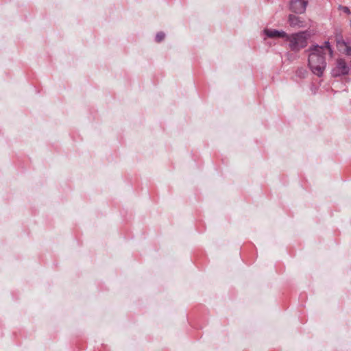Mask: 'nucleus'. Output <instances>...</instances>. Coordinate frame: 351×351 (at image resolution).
<instances>
[{"instance_id":"obj_1","label":"nucleus","mask_w":351,"mask_h":351,"mask_svg":"<svg viewBox=\"0 0 351 351\" xmlns=\"http://www.w3.org/2000/svg\"><path fill=\"white\" fill-rule=\"evenodd\" d=\"M309 51L308 66L315 75L321 77L326 66L324 57L326 51L332 53L329 42H325L322 46L313 45L310 47Z\"/></svg>"},{"instance_id":"obj_2","label":"nucleus","mask_w":351,"mask_h":351,"mask_svg":"<svg viewBox=\"0 0 351 351\" xmlns=\"http://www.w3.org/2000/svg\"><path fill=\"white\" fill-rule=\"evenodd\" d=\"M310 34L308 32H300L287 34L285 40L289 42V47L291 51L298 52L307 45V40Z\"/></svg>"},{"instance_id":"obj_3","label":"nucleus","mask_w":351,"mask_h":351,"mask_svg":"<svg viewBox=\"0 0 351 351\" xmlns=\"http://www.w3.org/2000/svg\"><path fill=\"white\" fill-rule=\"evenodd\" d=\"M350 72V67L346 63V60L339 58L336 60L335 66L331 71V75L335 77H340L342 75H346Z\"/></svg>"},{"instance_id":"obj_4","label":"nucleus","mask_w":351,"mask_h":351,"mask_svg":"<svg viewBox=\"0 0 351 351\" xmlns=\"http://www.w3.org/2000/svg\"><path fill=\"white\" fill-rule=\"evenodd\" d=\"M308 2L305 0H292L290 3V10L297 14L305 12Z\"/></svg>"},{"instance_id":"obj_5","label":"nucleus","mask_w":351,"mask_h":351,"mask_svg":"<svg viewBox=\"0 0 351 351\" xmlns=\"http://www.w3.org/2000/svg\"><path fill=\"white\" fill-rule=\"evenodd\" d=\"M264 34L268 37V38H286L287 33L284 31H278L276 29H265L263 31Z\"/></svg>"},{"instance_id":"obj_6","label":"nucleus","mask_w":351,"mask_h":351,"mask_svg":"<svg viewBox=\"0 0 351 351\" xmlns=\"http://www.w3.org/2000/svg\"><path fill=\"white\" fill-rule=\"evenodd\" d=\"M289 23L290 26L293 27H303V22L300 21V17L295 16L293 14H290L289 16Z\"/></svg>"},{"instance_id":"obj_7","label":"nucleus","mask_w":351,"mask_h":351,"mask_svg":"<svg viewBox=\"0 0 351 351\" xmlns=\"http://www.w3.org/2000/svg\"><path fill=\"white\" fill-rule=\"evenodd\" d=\"M307 75H308V71L304 67H300L295 71V76L300 79L305 78L307 76Z\"/></svg>"},{"instance_id":"obj_8","label":"nucleus","mask_w":351,"mask_h":351,"mask_svg":"<svg viewBox=\"0 0 351 351\" xmlns=\"http://www.w3.org/2000/svg\"><path fill=\"white\" fill-rule=\"evenodd\" d=\"M165 37V33L162 32H160L157 33V34L156 35L155 39H156V42L160 43L164 40Z\"/></svg>"},{"instance_id":"obj_9","label":"nucleus","mask_w":351,"mask_h":351,"mask_svg":"<svg viewBox=\"0 0 351 351\" xmlns=\"http://www.w3.org/2000/svg\"><path fill=\"white\" fill-rule=\"evenodd\" d=\"M345 53L347 56H351V47L346 46Z\"/></svg>"},{"instance_id":"obj_10","label":"nucleus","mask_w":351,"mask_h":351,"mask_svg":"<svg viewBox=\"0 0 351 351\" xmlns=\"http://www.w3.org/2000/svg\"><path fill=\"white\" fill-rule=\"evenodd\" d=\"M344 10H345V12H349V9L346 7L344 8Z\"/></svg>"}]
</instances>
